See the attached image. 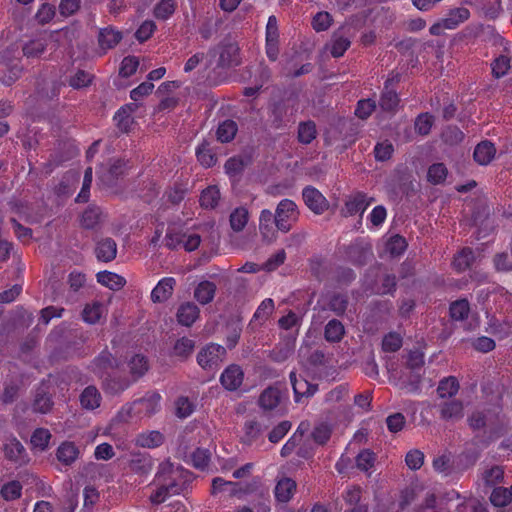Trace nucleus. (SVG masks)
I'll list each match as a JSON object with an SVG mask.
<instances>
[{"mask_svg": "<svg viewBox=\"0 0 512 512\" xmlns=\"http://www.w3.org/2000/svg\"><path fill=\"white\" fill-rule=\"evenodd\" d=\"M467 424L473 431V443L487 448L507 433L505 416L494 409L475 410L467 418Z\"/></svg>", "mask_w": 512, "mask_h": 512, "instance_id": "f257e3e1", "label": "nucleus"}, {"mask_svg": "<svg viewBox=\"0 0 512 512\" xmlns=\"http://www.w3.org/2000/svg\"><path fill=\"white\" fill-rule=\"evenodd\" d=\"M192 473L181 466H174L169 460L158 466L155 481H162L172 495H179L188 489Z\"/></svg>", "mask_w": 512, "mask_h": 512, "instance_id": "f03ea898", "label": "nucleus"}, {"mask_svg": "<svg viewBox=\"0 0 512 512\" xmlns=\"http://www.w3.org/2000/svg\"><path fill=\"white\" fill-rule=\"evenodd\" d=\"M128 170V161L123 158H110L100 165L97 173L104 185L112 187L128 173Z\"/></svg>", "mask_w": 512, "mask_h": 512, "instance_id": "7ed1b4c3", "label": "nucleus"}, {"mask_svg": "<svg viewBox=\"0 0 512 512\" xmlns=\"http://www.w3.org/2000/svg\"><path fill=\"white\" fill-rule=\"evenodd\" d=\"M274 214L276 218V229L283 233L289 232L299 217L296 203L287 198L282 199L278 203Z\"/></svg>", "mask_w": 512, "mask_h": 512, "instance_id": "20e7f679", "label": "nucleus"}, {"mask_svg": "<svg viewBox=\"0 0 512 512\" xmlns=\"http://www.w3.org/2000/svg\"><path fill=\"white\" fill-rule=\"evenodd\" d=\"M226 356V349L215 343L204 346L197 354V363L207 371L216 370Z\"/></svg>", "mask_w": 512, "mask_h": 512, "instance_id": "39448f33", "label": "nucleus"}, {"mask_svg": "<svg viewBox=\"0 0 512 512\" xmlns=\"http://www.w3.org/2000/svg\"><path fill=\"white\" fill-rule=\"evenodd\" d=\"M54 406L49 381L42 380L35 388L31 409L36 414H48Z\"/></svg>", "mask_w": 512, "mask_h": 512, "instance_id": "423d86ee", "label": "nucleus"}, {"mask_svg": "<svg viewBox=\"0 0 512 512\" xmlns=\"http://www.w3.org/2000/svg\"><path fill=\"white\" fill-rule=\"evenodd\" d=\"M219 381L225 390L237 391L243 384L244 371L240 365L230 364L221 373Z\"/></svg>", "mask_w": 512, "mask_h": 512, "instance_id": "0eeeda50", "label": "nucleus"}, {"mask_svg": "<svg viewBox=\"0 0 512 512\" xmlns=\"http://www.w3.org/2000/svg\"><path fill=\"white\" fill-rule=\"evenodd\" d=\"M373 201L374 198H369L366 193L357 192L350 196L345 202V206L341 210V215L344 217H351L356 214L362 216Z\"/></svg>", "mask_w": 512, "mask_h": 512, "instance_id": "6e6552de", "label": "nucleus"}, {"mask_svg": "<svg viewBox=\"0 0 512 512\" xmlns=\"http://www.w3.org/2000/svg\"><path fill=\"white\" fill-rule=\"evenodd\" d=\"M302 197L306 206L317 215L324 213L329 207L324 195L313 186H306L302 191Z\"/></svg>", "mask_w": 512, "mask_h": 512, "instance_id": "1a4fd4ad", "label": "nucleus"}, {"mask_svg": "<svg viewBox=\"0 0 512 512\" xmlns=\"http://www.w3.org/2000/svg\"><path fill=\"white\" fill-rule=\"evenodd\" d=\"M161 395L157 391H149L142 398L134 400L136 404L137 415L144 414L151 416L156 414L160 408Z\"/></svg>", "mask_w": 512, "mask_h": 512, "instance_id": "9d476101", "label": "nucleus"}, {"mask_svg": "<svg viewBox=\"0 0 512 512\" xmlns=\"http://www.w3.org/2000/svg\"><path fill=\"white\" fill-rule=\"evenodd\" d=\"M290 382L294 391L295 402H301L302 397H311L318 390V385L310 383L302 376H297L295 371L289 374Z\"/></svg>", "mask_w": 512, "mask_h": 512, "instance_id": "9b49d317", "label": "nucleus"}, {"mask_svg": "<svg viewBox=\"0 0 512 512\" xmlns=\"http://www.w3.org/2000/svg\"><path fill=\"white\" fill-rule=\"evenodd\" d=\"M135 381L126 376L109 374L102 383L103 391L111 396L120 395L127 390Z\"/></svg>", "mask_w": 512, "mask_h": 512, "instance_id": "f8f14e48", "label": "nucleus"}, {"mask_svg": "<svg viewBox=\"0 0 512 512\" xmlns=\"http://www.w3.org/2000/svg\"><path fill=\"white\" fill-rule=\"evenodd\" d=\"M4 454L8 460L19 466L26 464L29 460L24 446L17 438L10 439L4 445Z\"/></svg>", "mask_w": 512, "mask_h": 512, "instance_id": "ddd939ff", "label": "nucleus"}, {"mask_svg": "<svg viewBox=\"0 0 512 512\" xmlns=\"http://www.w3.org/2000/svg\"><path fill=\"white\" fill-rule=\"evenodd\" d=\"M122 38L123 34L120 30L113 26H107L99 30L98 44L100 49L106 52L107 50L116 47Z\"/></svg>", "mask_w": 512, "mask_h": 512, "instance_id": "4468645a", "label": "nucleus"}, {"mask_svg": "<svg viewBox=\"0 0 512 512\" xmlns=\"http://www.w3.org/2000/svg\"><path fill=\"white\" fill-rule=\"evenodd\" d=\"M176 286V280L173 277H164L157 285L153 288L151 292V300L154 303H162L168 300L174 291Z\"/></svg>", "mask_w": 512, "mask_h": 512, "instance_id": "2eb2a0df", "label": "nucleus"}, {"mask_svg": "<svg viewBox=\"0 0 512 512\" xmlns=\"http://www.w3.org/2000/svg\"><path fill=\"white\" fill-rule=\"evenodd\" d=\"M276 218L275 214L269 209H263L259 216V230L263 237L268 242L276 238Z\"/></svg>", "mask_w": 512, "mask_h": 512, "instance_id": "dca6fc26", "label": "nucleus"}, {"mask_svg": "<svg viewBox=\"0 0 512 512\" xmlns=\"http://www.w3.org/2000/svg\"><path fill=\"white\" fill-rule=\"evenodd\" d=\"M135 103H128L118 109L114 115V121L117 128L123 132L128 133L133 124L132 113L136 110Z\"/></svg>", "mask_w": 512, "mask_h": 512, "instance_id": "f3484780", "label": "nucleus"}, {"mask_svg": "<svg viewBox=\"0 0 512 512\" xmlns=\"http://www.w3.org/2000/svg\"><path fill=\"white\" fill-rule=\"evenodd\" d=\"M240 64L239 47L236 44L228 43L221 47L218 59V67L230 68Z\"/></svg>", "mask_w": 512, "mask_h": 512, "instance_id": "a211bd4d", "label": "nucleus"}, {"mask_svg": "<svg viewBox=\"0 0 512 512\" xmlns=\"http://www.w3.org/2000/svg\"><path fill=\"white\" fill-rule=\"evenodd\" d=\"M165 441V436L158 430L143 431L135 438V445L141 448L154 449L160 447Z\"/></svg>", "mask_w": 512, "mask_h": 512, "instance_id": "6ab92c4d", "label": "nucleus"}, {"mask_svg": "<svg viewBox=\"0 0 512 512\" xmlns=\"http://www.w3.org/2000/svg\"><path fill=\"white\" fill-rule=\"evenodd\" d=\"M440 418L449 421V420H458L463 416L464 406L462 401L457 399H451L442 402L438 406Z\"/></svg>", "mask_w": 512, "mask_h": 512, "instance_id": "aec40b11", "label": "nucleus"}, {"mask_svg": "<svg viewBox=\"0 0 512 512\" xmlns=\"http://www.w3.org/2000/svg\"><path fill=\"white\" fill-rule=\"evenodd\" d=\"M297 488L296 482L289 477H284L278 480L274 488V496L278 502H289Z\"/></svg>", "mask_w": 512, "mask_h": 512, "instance_id": "412c9836", "label": "nucleus"}, {"mask_svg": "<svg viewBox=\"0 0 512 512\" xmlns=\"http://www.w3.org/2000/svg\"><path fill=\"white\" fill-rule=\"evenodd\" d=\"M200 314L199 307L193 302L181 304L177 310V321L179 324L190 327L198 319Z\"/></svg>", "mask_w": 512, "mask_h": 512, "instance_id": "4be33fe9", "label": "nucleus"}, {"mask_svg": "<svg viewBox=\"0 0 512 512\" xmlns=\"http://www.w3.org/2000/svg\"><path fill=\"white\" fill-rule=\"evenodd\" d=\"M79 448L74 442L64 441L56 450L57 460L65 466L72 465L79 457Z\"/></svg>", "mask_w": 512, "mask_h": 512, "instance_id": "5701e85b", "label": "nucleus"}, {"mask_svg": "<svg viewBox=\"0 0 512 512\" xmlns=\"http://www.w3.org/2000/svg\"><path fill=\"white\" fill-rule=\"evenodd\" d=\"M95 254L101 262H111L117 255V244L115 240L110 237L103 238L97 242L95 247Z\"/></svg>", "mask_w": 512, "mask_h": 512, "instance_id": "b1692460", "label": "nucleus"}, {"mask_svg": "<svg viewBox=\"0 0 512 512\" xmlns=\"http://www.w3.org/2000/svg\"><path fill=\"white\" fill-rule=\"evenodd\" d=\"M281 398L280 389L275 386H269L260 394L258 405L263 410H273L280 404Z\"/></svg>", "mask_w": 512, "mask_h": 512, "instance_id": "393cba45", "label": "nucleus"}, {"mask_svg": "<svg viewBox=\"0 0 512 512\" xmlns=\"http://www.w3.org/2000/svg\"><path fill=\"white\" fill-rule=\"evenodd\" d=\"M217 287L214 282L203 280L194 289V298L201 305L211 303L215 297Z\"/></svg>", "mask_w": 512, "mask_h": 512, "instance_id": "a878e982", "label": "nucleus"}, {"mask_svg": "<svg viewBox=\"0 0 512 512\" xmlns=\"http://www.w3.org/2000/svg\"><path fill=\"white\" fill-rule=\"evenodd\" d=\"M496 154L494 144L488 140L482 141L476 145L473 157L474 160L480 165H488Z\"/></svg>", "mask_w": 512, "mask_h": 512, "instance_id": "bb28decb", "label": "nucleus"}, {"mask_svg": "<svg viewBox=\"0 0 512 512\" xmlns=\"http://www.w3.org/2000/svg\"><path fill=\"white\" fill-rule=\"evenodd\" d=\"M470 10L465 7H457L450 9L446 15V17L442 18L444 20V25H446L447 30H454L460 24L464 23L470 18Z\"/></svg>", "mask_w": 512, "mask_h": 512, "instance_id": "cd10ccee", "label": "nucleus"}, {"mask_svg": "<svg viewBox=\"0 0 512 512\" xmlns=\"http://www.w3.org/2000/svg\"><path fill=\"white\" fill-rule=\"evenodd\" d=\"M424 358V353L419 349L411 350L407 355L406 367L412 371L415 384H419L421 381L420 371L425 363Z\"/></svg>", "mask_w": 512, "mask_h": 512, "instance_id": "c85d7f7f", "label": "nucleus"}, {"mask_svg": "<svg viewBox=\"0 0 512 512\" xmlns=\"http://www.w3.org/2000/svg\"><path fill=\"white\" fill-rule=\"evenodd\" d=\"M79 400L82 408L86 410H95L100 406L102 397L95 386L89 385L82 391Z\"/></svg>", "mask_w": 512, "mask_h": 512, "instance_id": "c756f323", "label": "nucleus"}, {"mask_svg": "<svg viewBox=\"0 0 512 512\" xmlns=\"http://www.w3.org/2000/svg\"><path fill=\"white\" fill-rule=\"evenodd\" d=\"M470 303L466 298L452 301L449 305V316L453 321H464L470 314Z\"/></svg>", "mask_w": 512, "mask_h": 512, "instance_id": "7c9ffc66", "label": "nucleus"}, {"mask_svg": "<svg viewBox=\"0 0 512 512\" xmlns=\"http://www.w3.org/2000/svg\"><path fill=\"white\" fill-rule=\"evenodd\" d=\"M400 102V98L395 90L388 88V82L384 83V89L381 93L379 105L383 111L395 112Z\"/></svg>", "mask_w": 512, "mask_h": 512, "instance_id": "2f4dec72", "label": "nucleus"}, {"mask_svg": "<svg viewBox=\"0 0 512 512\" xmlns=\"http://www.w3.org/2000/svg\"><path fill=\"white\" fill-rule=\"evenodd\" d=\"M345 335V328L338 319H331L324 327V338L327 342L338 343Z\"/></svg>", "mask_w": 512, "mask_h": 512, "instance_id": "473e14b6", "label": "nucleus"}, {"mask_svg": "<svg viewBox=\"0 0 512 512\" xmlns=\"http://www.w3.org/2000/svg\"><path fill=\"white\" fill-rule=\"evenodd\" d=\"M96 278L98 283L111 290H119L126 284L124 277L106 270L98 272Z\"/></svg>", "mask_w": 512, "mask_h": 512, "instance_id": "72a5a7b5", "label": "nucleus"}, {"mask_svg": "<svg viewBox=\"0 0 512 512\" xmlns=\"http://www.w3.org/2000/svg\"><path fill=\"white\" fill-rule=\"evenodd\" d=\"M128 367L130 370L131 377L133 381H137L142 376L145 375V373L149 369V364L146 356L142 354H135L128 362Z\"/></svg>", "mask_w": 512, "mask_h": 512, "instance_id": "f704fd0d", "label": "nucleus"}, {"mask_svg": "<svg viewBox=\"0 0 512 512\" xmlns=\"http://www.w3.org/2000/svg\"><path fill=\"white\" fill-rule=\"evenodd\" d=\"M475 261V254L469 247L463 248L454 256L452 265L457 272H464L471 267Z\"/></svg>", "mask_w": 512, "mask_h": 512, "instance_id": "c9c22d12", "label": "nucleus"}, {"mask_svg": "<svg viewBox=\"0 0 512 512\" xmlns=\"http://www.w3.org/2000/svg\"><path fill=\"white\" fill-rule=\"evenodd\" d=\"M238 131L237 123L227 119L218 125L216 136L221 143H228L234 139Z\"/></svg>", "mask_w": 512, "mask_h": 512, "instance_id": "e433bc0d", "label": "nucleus"}, {"mask_svg": "<svg viewBox=\"0 0 512 512\" xmlns=\"http://www.w3.org/2000/svg\"><path fill=\"white\" fill-rule=\"evenodd\" d=\"M52 438L51 432L47 428H36L31 435V446L39 451H45Z\"/></svg>", "mask_w": 512, "mask_h": 512, "instance_id": "4c0bfd02", "label": "nucleus"}, {"mask_svg": "<svg viewBox=\"0 0 512 512\" xmlns=\"http://www.w3.org/2000/svg\"><path fill=\"white\" fill-rule=\"evenodd\" d=\"M459 382L456 377L449 376L442 379L437 387V393L440 398H452L459 391Z\"/></svg>", "mask_w": 512, "mask_h": 512, "instance_id": "58836bf2", "label": "nucleus"}, {"mask_svg": "<svg viewBox=\"0 0 512 512\" xmlns=\"http://www.w3.org/2000/svg\"><path fill=\"white\" fill-rule=\"evenodd\" d=\"M317 136L316 124L312 120L300 122L298 125V141L301 144H310Z\"/></svg>", "mask_w": 512, "mask_h": 512, "instance_id": "ea45409f", "label": "nucleus"}, {"mask_svg": "<svg viewBox=\"0 0 512 512\" xmlns=\"http://www.w3.org/2000/svg\"><path fill=\"white\" fill-rule=\"evenodd\" d=\"M101 210L95 205H89L82 213L80 223L85 229H94L100 222Z\"/></svg>", "mask_w": 512, "mask_h": 512, "instance_id": "a19ab883", "label": "nucleus"}, {"mask_svg": "<svg viewBox=\"0 0 512 512\" xmlns=\"http://www.w3.org/2000/svg\"><path fill=\"white\" fill-rule=\"evenodd\" d=\"M177 8L176 0H160L153 9V15L158 20H168Z\"/></svg>", "mask_w": 512, "mask_h": 512, "instance_id": "79ce46f5", "label": "nucleus"}, {"mask_svg": "<svg viewBox=\"0 0 512 512\" xmlns=\"http://www.w3.org/2000/svg\"><path fill=\"white\" fill-rule=\"evenodd\" d=\"M220 191L217 186H208L200 195V205L205 209H213L218 205L220 200Z\"/></svg>", "mask_w": 512, "mask_h": 512, "instance_id": "37998d69", "label": "nucleus"}, {"mask_svg": "<svg viewBox=\"0 0 512 512\" xmlns=\"http://www.w3.org/2000/svg\"><path fill=\"white\" fill-rule=\"evenodd\" d=\"M196 157L198 162L206 168L214 166L217 162L216 155L212 152L209 143L206 141L197 146Z\"/></svg>", "mask_w": 512, "mask_h": 512, "instance_id": "c03bdc74", "label": "nucleus"}, {"mask_svg": "<svg viewBox=\"0 0 512 512\" xmlns=\"http://www.w3.org/2000/svg\"><path fill=\"white\" fill-rule=\"evenodd\" d=\"M104 313V306L100 302H93L85 305L82 311V319L88 324H96L100 321Z\"/></svg>", "mask_w": 512, "mask_h": 512, "instance_id": "a18cd8bd", "label": "nucleus"}, {"mask_svg": "<svg viewBox=\"0 0 512 512\" xmlns=\"http://www.w3.org/2000/svg\"><path fill=\"white\" fill-rule=\"evenodd\" d=\"M20 383L15 380H8L3 383V391L0 400L3 404H12L19 395Z\"/></svg>", "mask_w": 512, "mask_h": 512, "instance_id": "49530a36", "label": "nucleus"}, {"mask_svg": "<svg viewBox=\"0 0 512 512\" xmlns=\"http://www.w3.org/2000/svg\"><path fill=\"white\" fill-rule=\"evenodd\" d=\"M191 464L194 468L199 470H205L208 468L211 461V452L206 448H196L191 453Z\"/></svg>", "mask_w": 512, "mask_h": 512, "instance_id": "de8ad7c7", "label": "nucleus"}, {"mask_svg": "<svg viewBox=\"0 0 512 512\" xmlns=\"http://www.w3.org/2000/svg\"><path fill=\"white\" fill-rule=\"evenodd\" d=\"M447 175L448 169L444 163H434L428 168L427 180L431 184L438 185L446 180Z\"/></svg>", "mask_w": 512, "mask_h": 512, "instance_id": "09e8293b", "label": "nucleus"}, {"mask_svg": "<svg viewBox=\"0 0 512 512\" xmlns=\"http://www.w3.org/2000/svg\"><path fill=\"white\" fill-rule=\"evenodd\" d=\"M22 484L17 480L5 483L0 490L1 497L6 501H14L22 495Z\"/></svg>", "mask_w": 512, "mask_h": 512, "instance_id": "8fccbe9b", "label": "nucleus"}, {"mask_svg": "<svg viewBox=\"0 0 512 512\" xmlns=\"http://www.w3.org/2000/svg\"><path fill=\"white\" fill-rule=\"evenodd\" d=\"M249 218L248 210L245 207H238L230 214V225L235 232L242 231Z\"/></svg>", "mask_w": 512, "mask_h": 512, "instance_id": "3c124183", "label": "nucleus"}, {"mask_svg": "<svg viewBox=\"0 0 512 512\" xmlns=\"http://www.w3.org/2000/svg\"><path fill=\"white\" fill-rule=\"evenodd\" d=\"M195 348V341L188 337L178 339L173 347V354L182 359L188 358Z\"/></svg>", "mask_w": 512, "mask_h": 512, "instance_id": "603ef678", "label": "nucleus"}, {"mask_svg": "<svg viewBox=\"0 0 512 512\" xmlns=\"http://www.w3.org/2000/svg\"><path fill=\"white\" fill-rule=\"evenodd\" d=\"M491 503L500 508L508 506L511 501V492L509 488L495 487L490 495Z\"/></svg>", "mask_w": 512, "mask_h": 512, "instance_id": "864d4df0", "label": "nucleus"}, {"mask_svg": "<svg viewBox=\"0 0 512 512\" xmlns=\"http://www.w3.org/2000/svg\"><path fill=\"white\" fill-rule=\"evenodd\" d=\"M511 68V58L506 55H499L491 63L492 75L499 79L507 74Z\"/></svg>", "mask_w": 512, "mask_h": 512, "instance_id": "5fc2aeb1", "label": "nucleus"}, {"mask_svg": "<svg viewBox=\"0 0 512 512\" xmlns=\"http://www.w3.org/2000/svg\"><path fill=\"white\" fill-rule=\"evenodd\" d=\"M351 41L344 37L334 34L331 39L330 53L334 58H339L349 49Z\"/></svg>", "mask_w": 512, "mask_h": 512, "instance_id": "6e6d98bb", "label": "nucleus"}, {"mask_svg": "<svg viewBox=\"0 0 512 512\" xmlns=\"http://www.w3.org/2000/svg\"><path fill=\"white\" fill-rule=\"evenodd\" d=\"M362 492L363 491L360 486L353 485V486L347 487L342 494L345 504L348 507L365 505L366 503L362 502Z\"/></svg>", "mask_w": 512, "mask_h": 512, "instance_id": "4d7b16f0", "label": "nucleus"}, {"mask_svg": "<svg viewBox=\"0 0 512 512\" xmlns=\"http://www.w3.org/2000/svg\"><path fill=\"white\" fill-rule=\"evenodd\" d=\"M46 49V44L42 39H33L24 44L22 51L27 58L40 57Z\"/></svg>", "mask_w": 512, "mask_h": 512, "instance_id": "13d9d810", "label": "nucleus"}, {"mask_svg": "<svg viewBox=\"0 0 512 512\" xmlns=\"http://www.w3.org/2000/svg\"><path fill=\"white\" fill-rule=\"evenodd\" d=\"M333 23L332 15L327 11H320L316 13L311 21L312 28L316 32H323L330 28Z\"/></svg>", "mask_w": 512, "mask_h": 512, "instance_id": "bf43d9fd", "label": "nucleus"}, {"mask_svg": "<svg viewBox=\"0 0 512 512\" xmlns=\"http://www.w3.org/2000/svg\"><path fill=\"white\" fill-rule=\"evenodd\" d=\"M503 479L504 469L499 465H494L486 469L483 473V481L489 487H493L503 482Z\"/></svg>", "mask_w": 512, "mask_h": 512, "instance_id": "052dcab7", "label": "nucleus"}, {"mask_svg": "<svg viewBox=\"0 0 512 512\" xmlns=\"http://www.w3.org/2000/svg\"><path fill=\"white\" fill-rule=\"evenodd\" d=\"M403 344V339L397 332H389L382 339V350L388 353L397 352Z\"/></svg>", "mask_w": 512, "mask_h": 512, "instance_id": "680f3d73", "label": "nucleus"}, {"mask_svg": "<svg viewBox=\"0 0 512 512\" xmlns=\"http://www.w3.org/2000/svg\"><path fill=\"white\" fill-rule=\"evenodd\" d=\"M373 152L376 161L384 162L392 157L394 146L389 140H384L375 145Z\"/></svg>", "mask_w": 512, "mask_h": 512, "instance_id": "e2e57ef3", "label": "nucleus"}, {"mask_svg": "<svg viewBox=\"0 0 512 512\" xmlns=\"http://www.w3.org/2000/svg\"><path fill=\"white\" fill-rule=\"evenodd\" d=\"M433 121V116L429 113L419 114L414 122L415 131L422 136L428 135L433 126Z\"/></svg>", "mask_w": 512, "mask_h": 512, "instance_id": "0e129e2a", "label": "nucleus"}, {"mask_svg": "<svg viewBox=\"0 0 512 512\" xmlns=\"http://www.w3.org/2000/svg\"><path fill=\"white\" fill-rule=\"evenodd\" d=\"M407 241L401 235L392 236L387 242V251L391 256H400L407 249Z\"/></svg>", "mask_w": 512, "mask_h": 512, "instance_id": "69168bd1", "label": "nucleus"}, {"mask_svg": "<svg viewBox=\"0 0 512 512\" xmlns=\"http://www.w3.org/2000/svg\"><path fill=\"white\" fill-rule=\"evenodd\" d=\"M56 14V7L50 3H43L39 6L35 19L41 25L49 23Z\"/></svg>", "mask_w": 512, "mask_h": 512, "instance_id": "338daca9", "label": "nucleus"}, {"mask_svg": "<svg viewBox=\"0 0 512 512\" xmlns=\"http://www.w3.org/2000/svg\"><path fill=\"white\" fill-rule=\"evenodd\" d=\"M332 434V429L327 423H320L314 427L312 431V438L315 443L319 445H325Z\"/></svg>", "mask_w": 512, "mask_h": 512, "instance_id": "774afa93", "label": "nucleus"}]
</instances>
